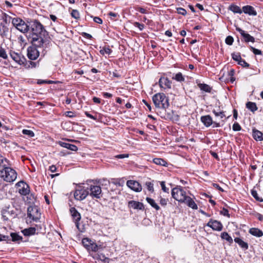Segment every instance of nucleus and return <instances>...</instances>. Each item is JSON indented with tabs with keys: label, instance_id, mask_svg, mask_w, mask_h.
Returning a JSON list of instances; mask_svg holds the SVG:
<instances>
[{
	"label": "nucleus",
	"instance_id": "nucleus-27",
	"mask_svg": "<svg viewBox=\"0 0 263 263\" xmlns=\"http://www.w3.org/2000/svg\"><path fill=\"white\" fill-rule=\"evenodd\" d=\"M198 87L201 90L205 91L206 92H210L212 90V87L209 85L204 83H198L197 84Z\"/></svg>",
	"mask_w": 263,
	"mask_h": 263
},
{
	"label": "nucleus",
	"instance_id": "nucleus-13",
	"mask_svg": "<svg viewBox=\"0 0 263 263\" xmlns=\"http://www.w3.org/2000/svg\"><path fill=\"white\" fill-rule=\"evenodd\" d=\"M206 226L212 228L214 231H220L222 230L223 226L221 222L211 219Z\"/></svg>",
	"mask_w": 263,
	"mask_h": 263
},
{
	"label": "nucleus",
	"instance_id": "nucleus-31",
	"mask_svg": "<svg viewBox=\"0 0 263 263\" xmlns=\"http://www.w3.org/2000/svg\"><path fill=\"white\" fill-rule=\"evenodd\" d=\"M146 200L147 202L155 210L158 211L160 210L159 206L156 203L155 200L149 197H146Z\"/></svg>",
	"mask_w": 263,
	"mask_h": 263
},
{
	"label": "nucleus",
	"instance_id": "nucleus-18",
	"mask_svg": "<svg viewBox=\"0 0 263 263\" xmlns=\"http://www.w3.org/2000/svg\"><path fill=\"white\" fill-rule=\"evenodd\" d=\"M200 120L203 125L207 127H210L213 123L212 118L210 115L201 116Z\"/></svg>",
	"mask_w": 263,
	"mask_h": 263
},
{
	"label": "nucleus",
	"instance_id": "nucleus-59",
	"mask_svg": "<svg viewBox=\"0 0 263 263\" xmlns=\"http://www.w3.org/2000/svg\"><path fill=\"white\" fill-rule=\"evenodd\" d=\"M167 199L161 198L160 200V204L162 206H165L167 204Z\"/></svg>",
	"mask_w": 263,
	"mask_h": 263
},
{
	"label": "nucleus",
	"instance_id": "nucleus-64",
	"mask_svg": "<svg viewBox=\"0 0 263 263\" xmlns=\"http://www.w3.org/2000/svg\"><path fill=\"white\" fill-rule=\"evenodd\" d=\"M256 216L259 221H263V215L261 214L257 213Z\"/></svg>",
	"mask_w": 263,
	"mask_h": 263
},
{
	"label": "nucleus",
	"instance_id": "nucleus-14",
	"mask_svg": "<svg viewBox=\"0 0 263 263\" xmlns=\"http://www.w3.org/2000/svg\"><path fill=\"white\" fill-rule=\"evenodd\" d=\"M17 184L21 187L18 190L19 193L22 195H29L30 190L28 185L24 181H20Z\"/></svg>",
	"mask_w": 263,
	"mask_h": 263
},
{
	"label": "nucleus",
	"instance_id": "nucleus-55",
	"mask_svg": "<svg viewBox=\"0 0 263 263\" xmlns=\"http://www.w3.org/2000/svg\"><path fill=\"white\" fill-rule=\"evenodd\" d=\"M220 214L224 216L230 217V214L229 213V211L224 208H223L222 209V210L220 211Z\"/></svg>",
	"mask_w": 263,
	"mask_h": 263
},
{
	"label": "nucleus",
	"instance_id": "nucleus-3",
	"mask_svg": "<svg viewBox=\"0 0 263 263\" xmlns=\"http://www.w3.org/2000/svg\"><path fill=\"white\" fill-rule=\"evenodd\" d=\"M0 176L8 182H13L17 178L16 171L9 166L0 170Z\"/></svg>",
	"mask_w": 263,
	"mask_h": 263
},
{
	"label": "nucleus",
	"instance_id": "nucleus-7",
	"mask_svg": "<svg viewBox=\"0 0 263 263\" xmlns=\"http://www.w3.org/2000/svg\"><path fill=\"white\" fill-rule=\"evenodd\" d=\"M83 246L88 251L97 252L99 247L98 245L88 238H84L82 240Z\"/></svg>",
	"mask_w": 263,
	"mask_h": 263
},
{
	"label": "nucleus",
	"instance_id": "nucleus-9",
	"mask_svg": "<svg viewBox=\"0 0 263 263\" xmlns=\"http://www.w3.org/2000/svg\"><path fill=\"white\" fill-rule=\"evenodd\" d=\"M9 54L11 58L20 65H23L26 61L25 58L20 53L11 50L9 52Z\"/></svg>",
	"mask_w": 263,
	"mask_h": 263
},
{
	"label": "nucleus",
	"instance_id": "nucleus-53",
	"mask_svg": "<svg viewBox=\"0 0 263 263\" xmlns=\"http://www.w3.org/2000/svg\"><path fill=\"white\" fill-rule=\"evenodd\" d=\"M160 185L163 192L168 193L169 189L165 186V182L164 181H161Z\"/></svg>",
	"mask_w": 263,
	"mask_h": 263
},
{
	"label": "nucleus",
	"instance_id": "nucleus-58",
	"mask_svg": "<svg viewBox=\"0 0 263 263\" xmlns=\"http://www.w3.org/2000/svg\"><path fill=\"white\" fill-rule=\"evenodd\" d=\"M93 21L97 24H101L103 23L102 20L99 17L95 16L93 17Z\"/></svg>",
	"mask_w": 263,
	"mask_h": 263
},
{
	"label": "nucleus",
	"instance_id": "nucleus-1",
	"mask_svg": "<svg viewBox=\"0 0 263 263\" xmlns=\"http://www.w3.org/2000/svg\"><path fill=\"white\" fill-rule=\"evenodd\" d=\"M31 34L29 36V40L32 45L39 47H45L48 43L47 31L41 23L34 20L30 24Z\"/></svg>",
	"mask_w": 263,
	"mask_h": 263
},
{
	"label": "nucleus",
	"instance_id": "nucleus-29",
	"mask_svg": "<svg viewBox=\"0 0 263 263\" xmlns=\"http://www.w3.org/2000/svg\"><path fill=\"white\" fill-rule=\"evenodd\" d=\"M8 160L0 154V167L5 168L9 166Z\"/></svg>",
	"mask_w": 263,
	"mask_h": 263
},
{
	"label": "nucleus",
	"instance_id": "nucleus-22",
	"mask_svg": "<svg viewBox=\"0 0 263 263\" xmlns=\"http://www.w3.org/2000/svg\"><path fill=\"white\" fill-rule=\"evenodd\" d=\"M29 26L23 21L22 20V23H20L16 28L22 32H27L29 30Z\"/></svg>",
	"mask_w": 263,
	"mask_h": 263
},
{
	"label": "nucleus",
	"instance_id": "nucleus-38",
	"mask_svg": "<svg viewBox=\"0 0 263 263\" xmlns=\"http://www.w3.org/2000/svg\"><path fill=\"white\" fill-rule=\"evenodd\" d=\"M11 237L13 241H17L22 239V237L15 233H11Z\"/></svg>",
	"mask_w": 263,
	"mask_h": 263
},
{
	"label": "nucleus",
	"instance_id": "nucleus-11",
	"mask_svg": "<svg viewBox=\"0 0 263 263\" xmlns=\"http://www.w3.org/2000/svg\"><path fill=\"white\" fill-rule=\"evenodd\" d=\"M89 194V192L84 189L76 190L74 193V197L76 200H82L86 198Z\"/></svg>",
	"mask_w": 263,
	"mask_h": 263
},
{
	"label": "nucleus",
	"instance_id": "nucleus-57",
	"mask_svg": "<svg viewBox=\"0 0 263 263\" xmlns=\"http://www.w3.org/2000/svg\"><path fill=\"white\" fill-rule=\"evenodd\" d=\"M251 49L252 51V52L254 53V54L256 55H260L261 54V50L256 49L253 47H251Z\"/></svg>",
	"mask_w": 263,
	"mask_h": 263
},
{
	"label": "nucleus",
	"instance_id": "nucleus-43",
	"mask_svg": "<svg viewBox=\"0 0 263 263\" xmlns=\"http://www.w3.org/2000/svg\"><path fill=\"white\" fill-rule=\"evenodd\" d=\"M212 112L216 117H220L221 119L225 117L224 112L223 111L218 112L213 109Z\"/></svg>",
	"mask_w": 263,
	"mask_h": 263
},
{
	"label": "nucleus",
	"instance_id": "nucleus-10",
	"mask_svg": "<svg viewBox=\"0 0 263 263\" xmlns=\"http://www.w3.org/2000/svg\"><path fill=\"white\" fill-rule=\"evenodd\" d=\"M159 85L164 90H169L172 87V82L167 78L162 77L159 79Z\"/></svg>",
	"mask_w": 263,
	"mask_h": 263
},
{
	"label": "nucleus",
	"instance_id": "nucleus-23",
	"mask_svg": "<svg viewBox=\"0 0 263 263\" xmlns=\"http://www.w3.org/2000/svg\"><path fill=\"white\" fill-rule=\"evenodd\" d=\"M249 233L256 237H260L263 236V232L258 228H252L249 230Z\"/></svg>",
	"mask_w": 263,
	"mask_h": 263
},
{
	"label": "nucleus",
	"instance_id": "nucleus-47",
	"mask_svg": "<svg viewBox=\"0 0 263 263\" xmlns=\"http://www.w3.org/2000/svg\"><path fill=\"white\" fill-rule=\"evenodd\" d=\"M232 128L234 131H240L241 129L240 125L237 122H235L233 124Z\"/></svg>",
	"mask_w": 263,
	"mask_h": 263
},
{
	"label": "nucleus",
	"instance_id": "nucleus-12",
	"mask_svg": "<svg viewBox=\"0 0 263 263\" xmlns=\"http://www.w3.org/2000/svg\"><path fill=\"white\" fill-rule=\"evenodd\" d=\"M127 186L133 191L136 192H140L142 190V185L137 181L135 180H128L126 182Z\"/></svg>",
	"mask_w": 263,
	"mask_h": 263
},
{
	"label": "nucleus",
	"instance_id": "nucleus-20",
	"mask_svg": "<svg viewBox=\"0 0 263 263\" xmlns=\"http://www.w3.org/2000/svg\"><path fill=\"white\" fill-rule=\"evenodd\" d=\"M183 203H186L189 207L192 208L193 210L198 209V205L195 202L193 199L190 196H187L185 199V201L183 202Z\"/></svg>",
	"mask_w": 263,
	"mask_h": 263
},
{
	"label": "nucleus",
	"instance_id": "nucleus-33",
	"mask_svg": "<svg viewBox=\"0 0 263 263\" xmlns=\"http://www.w3.org/2000/svg\"><path fill=\"white\" fill-rule=\"evenodd\" d=\"M172 79L179 82H183L185 80V79L181 72H178L175 74V75L172 77Z\"/></svg>",
	"mask_w": 263,
	"mask_h": 263
},
{
	"label": "nucleus",
	"instance_id": "nucleus-19",
	"mask_svg": "<svg viewBox=\"0 0 263 263\" xmlns=\"http://www.w3.org/2000/svg\"><path fill=\"white\" fill-rule=\"evenodd\" d=\"M242 12L250 15L255 16L257 15V12L254 8L252 6L249 5L243 6L242 7Z\"/></svg>",
	"mask_w": 263,
	"mask_h": 263
},
{
	"label": "nucleus",
	"instance_id": "nucleus-32",
	"mask_svg": "<svg viewBox=\"0 0 263 263\" xmlns=\"http://www.w3.org/2000/svg\"><path fill=\"white\" fill-rule=\"evenodd\" d=\"M153 161L155 164L161 166H166L167 164L166 161H165L163 159L160 158H154Z\"/></svg>",
	"mask_w": 263,
	"mask_h": 263
},
{
	"label": "nucleus",
	"instance_id": "nucleus-34",
	"mask_svg": "<svg viewBox=\"0 0 263 263\" xmlns=\"http://www.w3.org/2000/svg\"><path fill=\"white\" fill-rule=\"evenodd\" d=\"M229 9L234 13L241 14L242 12V9L241 10L239 7L235 5H230Z\"/></svg>",
	"mask_w": 263,
	"mask_h": 263
},
{
	"label": "nucleus",
	"instance_id": "nucleus-42",
	"mask_svg": "<svg viewBox=\"0 0 263 263\" xmlns=\"http://www.w3.org/2000/svg\"><path fill=\"white\" fill-rule=\"evenodd\" d=\"M251 194L252 195V196L256 200H257L258 201H259V202H262L263 201V199H262L261 198H260L258 196V194L257 193V192L256 191H252L251 192Z\"/></svg>",
	"mask_w": 263,
	"mask_h": 263
},
{
	"label": "nucleus",
	"instance_id": "nucleus-40",
	"mask_svg": "<svg viewBox=\"0 0 263 263\" xmlns=\"http://www.w3.org/2000/svg\"><path fill=\"white\" fill-rule=\"evenodd\" d=\"M232 58L235 61L237 62L238 63L239 61H240L241 60V57L240 56V53L239 52L237 53H232L231 54Z\"/></svg>",
	"mask_w": 263,
	"mask_h": 263
},
{
	"label": "nucleus",
	"instance_id": "nucleus-8",
	"mask_svg": "<svg viewBox=\"0 0 263 263\" xmlns=\"http://www.w3.org/2000/svg\"><path fill=\"white\" fill-rule=\"evenodd\" d=\"M89 192L90 196L93 198L100 199L102 197V190L99 185H91Z\"/></svg>",
	"mask_w": 263,
	"mask_h": 263
},
{
	"label": "nucleus",
	"instance_id": "nucleus-5",
	"mask_svg": "<svg viewBox=\"0 0 263 263\" xmlns=\"http://www.w3.org/2000/svg\"><path fill=\"white\" fill-rule=\"evenodd\" d=\"M172 196L175 200L181 203H183L188 196L186 195V192L181 186H177L172 189Z\"/></svg>",
	"mask_w": 263,
	"mask_h": 263
},
{
	"label": "nucleus",
	"instance_id": "nucleus-45",
	"mask_svg": "<svg viewBox=\"0 0 263 263\" xmlns=\"http://www.w3.org/2000/svg\"><path fill=\"white\" fill-rule=\"evenodd\" d=\"M0 57L4 59H7L8 58V55L5 50L2 47H0Z\"/></svg>",
	"mask_w": 263,
	"mask_h": 263
},
{
	"label": "nucleus",
	"instance_id": "nucleus-24",
	"mask_svg": "<svg viewBox=\"0 0 263 263\" xmlns=\"http://www.w3.org/2000/svg\"><path fill=\"white\" fill-rule=\"evenodd\" d=\"M36 229L34 227H30L28 229H25L22 231V233L26 236L34 235L35 233Z\"/></svg>",
	"mask_w": 263,
	"mask_h": 263
},
{
	"label": "nucleus",
	"instance_id": "nucleus-2",
	"mask_svg": "<svg viewBox=\"0 0 263 263\" xmlns=\"http://www.w3.org/2000/svg\"><path fill=\"white\" fill-rule=\"evenodd\" d=\"M154 104L156 108L165 109L170 106L169 99L163 93H157L152 97Z\"/></svg>",
	"mask_w": 263,
	"mask_h": 263
},
{
	"label": "nucleus",
	"instance_id": "nucleus-61",
	"mask_svg": "<svg viewBox=\"0 0 263 263\" xmlns=\"http://www.w3.org/2000/svg\"><path fill=\"white\" fill-rule=\"evenodd\" d=\"M85 115H86L87 117H88V118H90V119H92L95 120H97V117H95V116H93L91 115V114H90L88 112L86 111V112H85Z\"/></svg>",
	"mask_w": 263,
	"mask_h": 263
},
{
	"label": "nucleus",
	"instance_id": "nucleus-36",
	"mask_svg": "<svg viewBox=\"0 0 263 263\" xmlns=\"http://www.w3.org/2000/svg\"><path fill=\"white\" fill-rule=\"evenodd\" d=\"M93 258L96 259L100 260L103 262H106V260L108 259V258L106 257L105 256L102 254H96L93 256Z\"/></svg>",
	"mask_w": 263,
	"mask_h": 263
},
{
	"label": "nucleus",
	"instance_id": "nucleus-28",
	"mask_svg": "<svg viewBox=\"0 0 263 263\" xmlns=\"http://www.w3.org/2000/svg\"><path fill=\"white\" fill-rule=\"evenodd\" d=\"M68 10L70 12V14L72 17L76 20H79L80 18V13L77 10L73 9L72 8L69 7Z\"/></svg>",
	"mask_w": 263,
	"mask_h": 263
},
{
	"label": "nucleus",
	"instance_id": "nucleus-48",
	"mask_svg": "<svg viewBox=\"0 0 263 263\" xmlns=\"http://www.w3.org/2000/svg\"><path fill=\"white\" fill-rule=\"evenodd\" d=\"M238 64L239 65H241V66H242L243 67H246V68L249 67L250 66V65L247 62H246L245 60H243L242 59H241V60L240 61H239Z\"/></svg>",
	"mask_w": 263,
	"mask_h": 263
},
{
	"label": "nucleus",
	"instance_id": "nucleus-16",
	"mask_svg": "<svg viewBox=\"0 0 263 263\" xmlns=\"http://www.w3.org/2000/svg\"><path fill=\"white\" fill-rule=\"evenodd\" d=\"M128 206L133 209L143 210L144 209L142 203L135 200H130L128 202Z\"/></svg>",
	"mask_w": 263,
	"mask_h": 263
},
{
	"label": "nucleus",
	"instance_id": "nucleus-30",
	"mask_svg": "<svg viewBox=\"0 0 263 263\" xmlns=\"http://www.w3.org/2000/svg\"><path fill=\"white\" fill-rule=\"evenodd\" d=\"M246 107L253 112L256 111L258 109L256 104L254 102H248L246 103Z\"/></svg>",
	"mask_w": 263,
	"mask_h": 263
},
{
	"label": "nucleus",
	"instance_id": "nucleus-26",
	"mask_svg": "<svg viewBox=\"0 0 263 263\" xmlns=\"http://www.w3.org/2000/svg\"><path fill=\"white\" fill-rule=\"evenodd\" d=\"M253 137L257 141H263V134L258 130H253Z\"/></svg>",
	"mask_w": 263,
	"mask_h": 263
},
{
	"label": "nucleus",
	"instance_id": "nucleus-37",
	"mask_svg": "<svg viewBox=\"0 0 263 263\" xmlns=\"http://www.w3.org/2000/svg\"><path fill=\"white\" fill-rule=\"evenodd\" d=\"M112 52V50L109 47H104L100 50V53L102 55L107 54L109 55Z\"/></svg>",
	"mask_w": 263,
	"mask_h": 263
},
{
	"label": "nucleus",
	"instance_id": "nucleus-50",
	"mask_svg": "<svg viewBox=\"0 0 263 263\" xmlns=\"http://www.w3.org/2000/svg\"><path fill=\"white\" fill-rule=\"evenodd\" d=\"M135 8L136 10L140 12V13H141L142 14L146 13V10L143 7H141L140 6H136L135 7Z\"/></svg>",
	"mask_w": 263,
	"mask_h": 263
},
{
	"label": "nucleus",
	"instance_id": "nucleus-4",
	"mask_svg": "<svg viewBox=\"0 0 263 263\" xmlns=\"http://www.w3.org/2000/svg\"><path fill=\"white\" fill-rule=\"evenodd\" d=\"M46 47L47 45L45 47H39L33 45L32 46L29 47L27 49V57L28 59L31 60H35L39 57L40 52L44 55L45 54L44 48Z\"/></svg>",
	"mask_w": 263,
	"mask_h": 263
},
{
	"label": "nucleus",
	"instance_id": "nucleus-46",
	"mask_svg": "<svg viewBox=\"0 0 263 263\" xmlns=\"http://www.w3.org/2000/svg\"><path fill=\"white\" fill-rule=\"evenodd\" d=\"M225 42L227 44L229 45H232L234 42V39L232 36H228L226 37Z\"/></svg>",
	"mask_w": 263,
	"mask_h": 263
},
{
	"label": "nucleus",
	"instance_id": "nucleus-15",
	"mask_svg": "<svg viewBox=\"0 0 263 263\" xmlns=\"http://www.w3.org/2000/svg\"><path fill=\"white\" fill-rule=\"evenodd\" d=\"M70 211L71 214V216L73 218V220L75 222L76 227L78 229H79V223L78 221L80 220L81 218V216L80 214L78 212V211L75 208H71L70 209Z\"/></svg>",
	"mask_w": 263,
	"mask_h": 263
},
{
	"label": "nucleus",
	"instance_id": "nucleus-63",
	"mask_svg": "<svg viewBox=\"0 0 263 263\" xmlns=\"http://www.w3.org/2000/svg\"><path fill=\"white\" fill-rule=\"evenodd\" d=\"M65 114L66 115V116L68 117H73L74 116V113L72 111H66L65 112Z\"/></svg>",
	"mask_w": 263,
	"mask_h": 263
},
{
	"label": "nucleus",
	"instance_id": "nucleus-6",
	"mask_svg": "<svg viewBox=\"0 0 263 263\" xmlns=\"http://www.w3.org/2000/svg\"><path fill=\"white\" fill-rule=\"evenodd\" d=\"M27 216L33 221H37L41 218V213L36 206H30L27 209Z\"/></svg>",
	"mask_w": 263,
	"mask_h": 263
},
{
	"label": "nucleus",
	"instance_id": "nucleus-51",
	"mask_svg": "<svg viewBox=\"0 0 263 263\" xmlns=\"http://www.w3.org/2000/svg\"><path fill=\"white\" fill-rule=\"evenodd\" d=\"M134 26L138 27L140 31H142L144 28V25L143 24H140L139 22H134Z\"/></svg>",
	"mask_w": 263,
	"mask_h": 263
},
{
	"label": "nucleus",
	"instance_id": "nucleus-35",
	"mask_svg": "<svg viewBox=\"0 0 263 263\" xmlns=\"http://www.w3.org/2000/svg\"><path fill=\"white\" fill-rule=\"evenodd\" d=\"M221 237L223 239L226 240L230 243L233 242L232 238L229 235L227 232H224L221 233Z\"/></svg>",
	"mask_w": 263,
	"mask_h": 263
},
{
	"label": "nucleus",
	"instance_id": "nucleus-39",
	"mask_svg": "<svg viewBox=\"0 0 263 263\" xmlns=\"http://www.w3.org/2000/svg\"><path fill=\"white\" fill-rule=\"evenodd\" d=\"M9 18L10 19H12V23L13 24V25L16 28L17 26L20 24V23H22V19L20 18H17V17H14V18H11L10 17H9Z\"/></svg>",
	"mask_w": 263,
	"mask_h": 263
},
{
	"label": "nucleus",
	"instance_id": "nucleus-52",
	"mask_svg": "<svg viewBox=\"0 0 263 263\" xmlns=\"http://www.w3.org/2000/svg\"><path fill=\"white\" fill-rule=\"evenodd\" d=\"M28 68H34V67H36L37 66V65H39V62H32V61H28Z\"/></svg>",
	"mask_w": 263,
	"mask_h": 263
},
{
	"label": "nucleus",
	"instance_id": "nucleus-21",
	"mask_svg": "<svg viewBox=\"0 0 263 263\" xmlns=\"http://www.w3.org/2000/svg\"><path fill=\"white\" fill-rule=\"evenodd\" d=\"M59 143L61 146L66 148L67 149H70L72 151L76 152L78 149L77 146L74 144H72L70 143H66V142H62V141H60L59 142Z\"/></svg>",
	"mask_w": 263,
	"mask_h": 263
},
{
	"label": "nucleus",
	"instance_id": "nucleus-56",
	"mask_svg": "<svg viewBox=\"0 0 263 263\" xmlns=\"http://www.w3.org/2000/svg\"><path fill=\"white\" fill-rule=\"evenodd\" d=\"M128 157L129 155L128 154H119L115 156V158L117 159H123L128 158Z\"/></svg>",
	"mask_w": 263,
	"mask_h": 263
},
{
	"label": "nucleus",
	"instance_id": "nucleus-54",
	"mask_svg": "<svg viewBox=\"0 0 263 263\" xmlns=\"http://www.w3.org/2000/svg\"><path fill=\"white\" fill-rule=\"evenodd\" d=\"M108 15L110 16V18L113 21H116V19H115V18L117 16H119V15L118 14V13H114L112 12H109Z\"/></svg>",
	"mask_w": 263,
	"mask_h": 263
},
{
	"label": "nucleus",
	"instance_id": "nucleus-44",
	"mask_svg": "<svg viewBox=\"0 0 263 263\" xmlns=\"http://www.w3.org/2000/svg\"><path fill=\"white\" fill-rule=\"evenodd\" d=\"M145 186H146L147 190L151 192H153L154 190V184L151 182H145Z\"/></svg>",
	"mask_w": 263,
	"mask_h": 263
},
{
	"label": "nucleus",
	"instance_id": "nucleus-60",
	"mask_svg": "<svg viewBox=\"0 0 263 263\" xmlns=\"http://www.w3.org/2000/svg\"><path fill=\"white\" fill-rule=\"evenodd\" d=\"M212 185H213V186L214 187H215V189H217L219 191H221L222 192H224V190L218 184L213 183L212 184Z\"/></svg>",
	"mask_w": 263,
	"mask_h": 263
},
{
	"label": "nucleus",
	"instance_id": "nucleus-17",
	"mask_svg": "<svg viewBox=\"0 0 263 263\" xmlns=\"http://www.w3.org/2000/svg\"><path fill=\"white\" fill-rule=\"evenodd\" d=\"M236 30L241 34V36L244 38L245 42H251L253 43L255 42V39L254 37L250 35L249 34L246 33L245 31L241 28H237Z\"/></svg>",
	"mask_w": 263,
	"mask_h": 263
},
{
	"label": "nucleus",
	"instance_id": "nucleus-62",
	"mask_svg": "<svg viewBox=\"0 0 263 263\" xmlns=\"http://www.w3.org/2000/svg\"><path fill=\"white\" fill-rule=\"evenodd\" d=\"M142 102L147 107L148 110L151 111L152 110V107L150 104H149L145 100H143Z\"/></svg>",
	"mask_w": 263,
	"mask_h": 263
},
{
	"label": "nucleus",
	"instance_id": "nucleus-41",
	"mask_svg": "<svg viewBox=\"0 0 263 263\" xmlns=\"http://www.w3.org/2000/svg\"><path fill=\"white\" fill-rule=\"evenodd\" d=\"M22 133L24 135H27L28 138H32L34 136V133L32 130L29 129H23Z\"/></svg>",
	"mask_w": 263,
	"mask_h": 263
},
{
	"label": "nucleus",
	"instance_id": "nucleus-25",
	"mask_svg": "<svg viewBox=\"0 0 263 263\" xmlns=\"http://www.w3.org/2000/svg\"><path fill=\"white\" fill-rule=\"evenodd\" d=\"M234 241L238 243L239 246L243 250H246L248 249V244L243 241L239 237H236L234 239Z\"/></svg>",
	"mask_w": 263,
	"mask_h": 263
},
{
	"label": "nucleus",
	"instance_id": "nucleus-49",
	"mask_svg": "<svg viewBox=\"0 0 263 263\" xmlns=\"http://www.w3.org/2000/svg\"><path fill=\"white\" fill-rule=\"evenodd\" d=\"M177 11L178 14H181L182 15H185L186 14V10L182 8H177Z\"/></svg>",
	"mask_w": 263,
	"mask_h": 263
}]
</instances>
